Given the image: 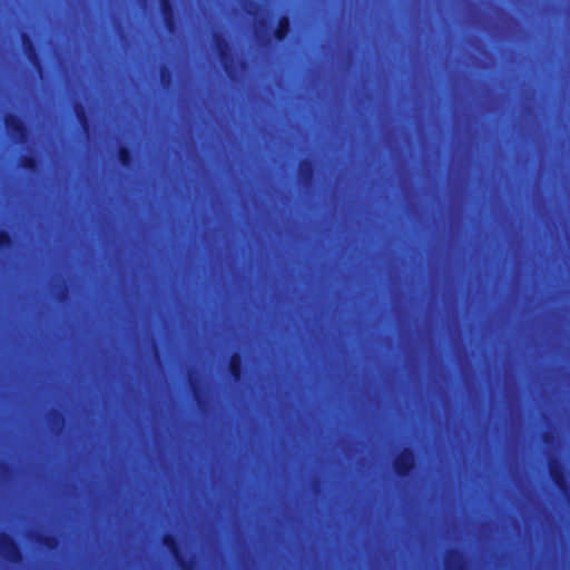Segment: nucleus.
<instances>
[{"mask_svg": "<svg viewBox=\"0 0 570 570\" xmlns=\"http://www.w3.org/2000/svg\"><path fill=\"white\" fill-rule=\"evenodd\" d=\"M163 546L171 553L180 570H195V564L191 560L184 557L180 542L176 534L165 533L161 538Z\"/></svg>", "mask_w": 570, "mask_h": 570, "instance_id": "nucleus-1", "label": "nucleus"}, {"mask_svg": "<svg viewBox=\"0 0 570 570\" xmlns=\"http://www.w3.org/2000/svg\"><path fill=\"white\" fill-rule=\"evenodd\" d=\"M416 455L412 448L405 446L393 461V470L399 478H407L414 471Z\"/></svg>", "mask_w": 570, "mask_h": 570, "instance_id": "nucleus-2", "label": "nucleus"}, {"mask_svg": "<svg viewBox=\"0 0 570 570\" xmlns=\"http://www.w3.org/2000/svg\"><path fill=\"white\" fill-rule=\"evenodd\" d=\"M0 554L11 563H20L23 560V552L18 541L9 533H0Z\"/></svg>", "mask_w": 570, "mask_h": 570, "instance_id": "nucleus-3", "label": "nucleus"}, {"mask_svg": "<svg viewBox=\"0 0 570 570\" xmlns=\"http://www.w3.org/2000/svg\"><path fill=\"white\" fill-rule=\"evenodd\" d=\"M549 474L553 484L563 493L569 491L568 474L564 465L559 459H551L549 461Z\"/></svg>", "mask_w": 570, "mask_h": 570, "instance_id": "nucleus-4", "label": "nucleus"}, {"mask_svg": "<svg viewBox=\"0 0 570 570\" xmlns=\"http://www.w3.org/2000/svg\"><path fill=\"white\" fill-rule=\"evenodd\" d=\"M214 45L217 51L218 58L223 63L226 71L233 67V55L232 47L228 39L222 33H215L214 36Z\"/></svg>", "mask_w": 570, "mask_h": 570, "instance_id": "nucleus-5", "label": "nucleus"}, {"mask_svg": "<svg viewBox=\"0 0 570 570\" xmlns=\"http://www.w3.org/2000/svg\"><path fill=\"white\" fill-rule=\"evenodd\" d=\"M4 126L8 130V132L12 137H14L19 140H24V138L28 135L27 125H26L24 120L22 119V117H20L19 115H16V114L6 115Z\"/></svg>", "mask_w": 570, "mask_h": 570, "instance_id": "nucleus-6", "label": "nucleus"}, {"mask_svg": "<svg viewBox=\"0 0 570 570\" xmlns=\"http://www.w3.org/2000/svg\"><path fill=\"white\" fill-rule=\"evenodd\" d=\"M21 42H22L23 51H24L28 60L30 61V63L40 70L42 62H41V58H40L39 51L37 49V46L35 43V40L31 37V35L28 32H22L21 33Z\"/></svg>", "mask_w": 570, "mask_h": 570, "instance_id": "nucleus-7", "label": "nucleus"}, {"mask_svg": "<svg viewBox=\"0 0 570 570\" xmlns=\"http://www.w3.org/2000/svg\"><path fill=\"white\" fill-rule=\"evenodd\" d=\"M159 8L167 30L174 31L177 26L176 9L174 1L159 0Z\"/></svg>", "mask_w": 570, "mask_h": 570, "instance_id": "nucleus-8", "label": "nucleus"}, {"mask_svg": "<svg viewBox=\"0 0 570 570\" xmlns=\"http://www.w3.org/2000/svg\"><path fill=\"white\" fill-rule=\"evenodd\" d=\"M228 372L235 382H240L245 374L244 357L239 352L230 355L228 362Z\"/></svg>", "mask_w": 570, "mask_h": 570, "instance_id": "nucleus-9", "label": "nucleus"}, {"mask_svg": "<svg viewBox=\"0 0 570 570\" xmlns=\"http://www.w3.org/2000/svg\"><path fill=\"white\" fill-rule=\"evenodd\" d=\"M292 30V21L291 18L286 14H283L277 20L276 28L273 31V38L277 42H283L287 39L289 32Z\"/></svg>", "mask_w": 570, "mask_h": 570, "instance_id": "nucleus-10", "label": "nucleus"}, {"mask_svg": "<svg viewBox=\"0 0 570 570\" xmlns=\"http://www.w3.org/2000/svg\"><path fill=\"white\" fill-rule=\"evenodd\" d=\"M315 164L311 158H304L303 160H301L298 166V175L304 184H311L315 177Z\"/></svg>", "mask_w": 570, "mask_h": 570, "instance_id": "nucleus-11", "label": "nucleus"}, {"mask_svg": "<svg viewBox=\"0 0 570 570\" xmlns=\"http://www.w3.org/2000/svg\"><path fill=\"white\" fill-rule=\"evenodd\" d=\"M446 570H464L465 563L463 561V554L458 549H451L445 559Z\"/></svg>", "mask_w": 570, "mask_h": 570, "instance_id": "nucleus-12", "label": "nucleus"}, {"mask_svg": "<svg viewBox=\"0 0 570 570\" xmlns=\"http://www.w3.org/2000/svg\"><path fill=\"white\" fill-rule=\"evenodd\" d=\"M117 158L125 168H132L135 165V154L129 146H120L117 150Z\"/></svg>", "mask_w": 570, "mask_h": 570, "instance_id": "nucleus-13", "label": "nucleus"}, {"mask_svg": "<svg viewBox=\"0 0 570 570\" xmlns=\"http://www.w3.org/2000/svg\"><path fill=\"white\" fill-rule=\"evenodd\" d=\"M19 166L29 173H36L39 169V160L32 154L22 155L19 159Z\"/></svg>", "mask_w": 570, "mask_h": 570, "instance_id": "nucleus-14", "label": "nucleus"}, {"mask_svg": "<svg viewBox=\"0 0 570 570\" xmlns=\"http://www.w3.org/2000/svg\"><path fill=\"white\" fill-rule=\"evenodd\" d=\"M36 542L48 550H55L59 546V539L55 534L39 533L36 537Z\"/></svg>", "mask_w": 570, "mask_h": 570, "instance_id": "nucleus-15", "label": "nucleus"}, {"mask_svg": "<svg viewBox=\"0 0 570 570\" xmlns=\"http://www.w3.org/2000/svg\"><path fill=\"white\" fill-rule=\"evenodd\" d=\"M73 109H75L76 117H77L79 124L81 125V127L85 130H88V128H89V117H88V114H87L86 106L82 102H77L75 105Z\"/></svg>", "mask_w": 570, "mask_h": 570, "instance_id": "nucleus-16", "label": "nucleus"}, {"mask_svg": "<svg viewBox=\"0 0 570 570\" xmlns=\"http://www.w3.org/2000/svg\"><path fill=\"white\" fill-rule=\"evenodd\" d=\"M14 246V237L11 232L0 230V250L6 252Z\"/></svg>", "mask_w": 570, "mask_h": 570, "instance_id": "nucleus-17", "label": "nucleus"}, {"mask_svg": "<svg viewBox=\"0 0 570 570\" xmlns=\"http://www.w3.org/2000/svg\"><path fill=\"white\" fill-rule=\"evenodd\" d=\"M50 417H51V422L52 424L57 428V429H61L62 425H63V422H65V415L63 413L58 410V409H53L50 411Z\"/></svg>", "mask_w": 570, "mask_h": 570, "instance_id": "nucleus-18", "label": "nucleus"}, {"mask_svg": "<svg viewBox=\"0 0 570 570\" xmlns=\"http://www.w3.org/2000/svg\"><path fill=\"white\" fill-rule=\"evenodd\" d=\"M160 80L164 86H169L173 82V72L166 66L160 69Z\"/></svg>", "mask_w": 570, "mask_h": 570, "instance_id": "nucleus-19", "label": "nucleus"}, {"mask_svg": "<svg viewBox=\"0 0 570 570\" xmlns=\"http://www.w3.org/2000/svg\"><path fill=\"white\" fill-rule=\"evenodd\" d=\"M190 385L193 390V394L198 403L203 400V389L200 387L198 381L190 380Z\"/></svg>", "mask_w": 570, "mask_h": 570, "instance_id": "nucleus-20", "label": "nucleus"}]
</instances>
